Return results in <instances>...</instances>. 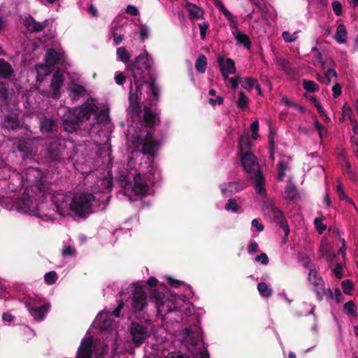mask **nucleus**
I'll return each instance as SVG.
<instances>
[{"label": "nucleus", "mask_w": 358, "mask_h": 358, "mask_svg": "<svg viewBox=\"0 0 358 358\" xmlns=\"http://www.w3.org/2000/svg\"><path fill=\"white\" fill-rule=\"evenodd\" d=\"M1 124L7 130L23 134L21 138H16L14 145L20 152L31 154L35 151L33 141L29 138L30 130L20 126L19 121L18 101L14 92L8 89L6 83H0Z\"/></svg>", "instance_id": "1"}, {"label": "nucleus", "mask_w": 358, "mask_h": 358, "mask_svg": "<svg viewBox=\"0 0 358 358\" xmlns=\"http://www.w3.org/2000/svg\"><path fill=\"white\" fill-rule=\"evenodd\" d=\"M153 64L152 59L148 52L138 55L135 62L127 66V69L130 81L129 101L130 108L134 114L140 116L141 98L143 85L148 84V88L155 97L159 94V90L155 85L150 73L148 72Z\"/></svg>", "instance_id": "2"}, {"label": "nucleus", "mask_w": 358, "mask_h": 358, "mask_svg": "<svg viewBox=\"0 0 358 358\" xmlns=\"http://www.w3.org/2000/svg\"><path fill=\"white\" fill-rule=\"evenodd\" d=\"M108 196L106 194L101 198L88 193L77 194L71 199L70 212L83 218L91 213L104 210L107 206Z\"/></svg>", "instance_id": "3"}, {"label": "nucleus", "mask_w": 358, "mask_h": 358, "mask_svg": "<svg viewBox=\"0 0 358 358\" xmlns=\"http://www.w3.org/2000/svg\"><path fill=\"white\" fill-rule=\"evenodd\" d=\"M45 204L38 203L36 199H31L28 193L24 192L16 201L15 209L21 213L40 217L44 220L53 218L52 213H45Z\"/></svg>", "instance_id": "4"}, {"label": "nucleus", "mask_w": 358, "mask_h": 358, "mask_svg": "<svg viewBox=\"0 0 358 358\" xmlns=\"http://www.w3.org/2000/svg\"><path fill=\"white\" fill-rule=\"evenodd\" d=\"M241 163L245 172L254 180V186L258 194L263 195L265 192L264 178L259 171V163L257 158L250 151H245L241 155Z\"/></svg>", "instance_id": "5"}, {"label": "nucleus", "mask_w": 358, "mask_h": 358, "mask_svg": "<svg viewBox=\"0 0 358 358\" xmlns=\"http://www.w3.org/2000/svg\"><path fill=\"white\" fill-rule=\"evenodd\" d=\"M124 303L120 301L117 307L113 310V313H110L105 310H102L96 317L94 323L97 324L102 331L108 332L110 340L111 341L112 351L116 353L117 350V338L118 335L116 331H113V320L112 315L117 317L120 316V311L123 308Z\"/></svg>", "instance_id": "6"}, {"label": "nucleus", "mask_w": 358, "mask_h": 358, "mask_svg": "<svg viewBox=\"0 0 358 358\" xmlns=\"http://www.w3.org/2000/svg\"><path fill=\"white\" fill-rule=\"evenodd\" d=\"M118 183L124 189L125 193L131 192L136 196H143L149 189L148 185L140 173L122 174L118 178Z\"/></svg>", "instance_id": "7"}, {"label": "nucleus", "mask_w": 358, "mask_h": 358, "mask_svg": "<svg viewBox=\"0 0 358 358\" xmlns=\"http://www.w3.org/2000/svg\"><path fill=\"white\" fill-rule=\"evenodd\" d=\"M127 141L134 145V149L131 152L137 150L141 147V152L143 154L154 156L155 152L158 150L160 143L155 140L150 133H147L145 136L143 135H128Z\"/></svg>", "instance_id": "8"}, {"label": "nucleus", "mask_w": 358, "mask_h": 358, "mask_svg": "<svg viewBox=\"0 0 358 358\" xmlns=\"http://www.w3.org/2000/svg\"><path fill=\"white\" fill-rule=\"evenodd\" d=\"M70 198L62 192H57L52 196L53 208L45 207V213H52L53 215L57 213L60 215H67L70 213L71 203Z\"/></svg>", "instance_id": "9"}, {"label": "nucleus", "mask_w": 358, "mask_h": 358, "mask_svg": "<svg viewBox=\"0 0 358 358\" xmlns=\"http://www.w3.org/2000/svg\"><path fill=\"white\" fill-rule=\"evenodd\" d=\"M152 296L155 301V306L157 308L158 313L160 315H165L178 308L176 296H165L164 294L157 292L155 290L153 291Z\"/></svg>", "instance_id": "10"}, {"label": "nucleus", "mask_w": 358, "mask_h": 358, "mask_svg": "<svg viewBox=\"0 0 358 358\" xmlns=\"http://www.w3.org/2000/svg\"><path fill=\"white\" fill-rule=\"evenodd\" d=\"M308 280L314 287V291L317 294V299L321 301L324 297L329 299L333 298V293L330 289L324 287V282L321 277L317 275V272L312 269L308 274Z\"/></svg>", "instance_id": "11"}, {"label": "nucleus", "mask_w": 358, "mask_h": 358, "mask_svg": "<svg viewBox=\"0 0 358 358\" xmlns=\"http://www.w3.org/2000/svg\"><path fill=\"white\" fill-rule=\"evenodd\" d=\"M97 110V106L95 100L93 99H88L80 107L73 109L72 113L76 119L79 121L87 120L90 116L94 113ZM71 113V111L69 110Z\"/></svg>", "instance_id": "12"}, {"label": "nucleus", "mask_w": 358, "mask_h": 358, "mask_svg": "<svg viewBox=\"0 0 358 358\" xmlns=\"http://www.w3.org/2000/svg\"><path fill=\"white\" fill-rule=\"evenodd\" d=\"M29 313L35 320H42L50 308V305L45 303L41 305V300L36 298H31L26 302Z\"/></svg>", "instance_id": "13"}, {"label": "nucleus", "mask_w": 358, "mask_h": 358, "mask_svg": "<svg viewBox=\"0 0 358 358\" xmlns=\"http://www.w3.org/2000/svg\"><path fill=\"white\" fill-rule=\"evenodd\" d=\"M131 292V305L135 312L143 310L147 306L146 294L142 287L131 285L129 288Z\"/></svg>", "instance_id": "14"}, {"label": "nucleus", "mask_w": 358, "mask_h": 358, "mask_svg": "<svg viewBox=\"0 0 358 358\" xmlns=\"http://www.w3.org/2000/svg\"><path fill=\"white\" fill-rule=\"evenodd\" d=\"M201 338V329L199 324L185 328L182 334L183 342L185 344H190L192 348L199 345Z\"/></svg>", "instance_id": "15"}, {"label": "nucleus", "mask_w": 358, "mask_h": 358, "mask_svg": "<svg viewBox=\"0 0 358 358\" xmlns=\"http://www.w3.org/2000/svg\"><path fill=\"white\" fill-rule=\"evenodd\" d=\"M113 187V180L111 174L108 171L107 174L103 178H100L96 182V187L94 189V195H96L98 198H101L106 194L109 197L108 193L111 190Z\"/></svg>", "instance_id": "16"}, {"label": "nucleus", "mask_w": 358, "mask_h": 358, "mask_svg": "<svg viewBox=\"0 0 358 358\" xmlns=\"http://www.w3.org/2000/svg\"><path fill=\"white\" fill-rule=\"evenodd\" d=\"M98 350L92 338L88 337L81 341L77 352V358H92V352Z\"/></svg>", "instance_id": "17"}, {"label": "nucleus", "mask_w": 358, "mask_h": 358, "mask_svg": "<svg viewBox=\"0 0 358 358\" xmlns=\"http://www.w3.org/2000/svg\"><path fill=\"white\" fill-rule=\"evenodd\" d=\"M130 334L132 341L136 345H141L148 336V331L146 327L136 322H133L130 327Z\"/></svg>", "instance_id": "18"}, {"label": "nucleus", "mask_w": 358, "mask_h": 358, "mask_svg": "<svg viewBox=\"0 0 358 358\" xmlns=\"http://www.w3.org/2000/svg\"><path fill=\"white\" fill-rule=\"evenodd\" d=\"M217 59L222 76L224 80H227L230 74H234L236 73L235 63L231 59L225 58L220 55L217 56Z\"/></svg>", "instance_id": "19"}, {"label": "nucleus", "mask_w": 358, "mask_h": 358, "mask_svg": "<svg viewBox=\"0 0 358 358\" xmlns=\"http://www.w3.org/2000/svg\"><path fill=\"white\" fill-rule=\"evenodd\" d=\"M63 149V141L59 138L51 140L47 145V151L51 160H56Z\"/></svg>", "instance_id": "20"}, {"label": "nucleus", "mask_w": 358, "mask_h": 358, "mask_svg": "<svg viewBox=\"0 0 358 358\" xmlns=\"http://www.w3.org/2000/svg\"><path fill=\"white\" fill-rule=\"evenodd\" d=\"M245 187V184L244 182H233L224 184L220 188L223 195L229 196L244 189Z\"/></svg>", "instance_id": "21"}, {"label": "nucleus", "mask_w": 358, "mask_h": 358, "mask_svg": "<svg viewBox=\"0 0 358 358\" xmlns=\"http://www.w3.org/2000/svg\"><path fill=\"white\" fill-rule=\"evenodd\" d=\"M64 77L62 73L57 71L53 76L51 83L52 96L57 98L59 96V90L63 84Z\"/></svg>", "instance_id": "22"}, {"label": "nucleus", "mask_w": 358, "mask_h": 358, "mask_svg": "<svg viewBox=\"0 0 358 358\" xmlns=\"http://www.w3.org/2000/svg\"><path fill=\"white\" fill-rule=\"evenodd\" d=\"M185 9L187 12L189 17L192 20H197L203 17V10L194 4L187 3Z\"/></svg>", "instance_id": "23"}, {"label": "nucleus", "mask_w": 358, "mask_h": 358, "mask_svg": "<svg viewBox=\"0 0 358 358\" xmlns=\"http://www.w3.org/2000/svg\"><path fill=\"white\" fill-rule=\"evenodd\" d=\"M24 24L29 31L31 32H37L43 29L47 26V22H38L32 17H29L25 18Z\"/></svg>", "instance_id": "24"}, {"label": "nucleus", "mask_w": 358, "mask_h": 358, "mask_svg": "<svg viewBox=\"0 0 358 358\" xmlns=\"http://www.w3.org/2000/svg\"><path fill=\"white\" fill-rule=\"evenodd\" d=\"M271 214L273 217L274 220L278 223H279L284 231L287 234L289 232V227L285 222V217L282 211H281L278 208L272 207L271 208Z\"/></svg>", "instance_id": "25"}, {"label": "nucleus", "mask_w": 358, "mask_h": 358, "mask_svg": "<svg viewBox=\"0 0 358 358\" xmlns=\"http://www.w3.org/2000/svg\"><path fill=\"white\" fill-rule=\"evenodd\" d=\"M240 84L246 90L251 91L252 89L256 88L259 93H261L260 86L255 78L250 77L241 78Z\"/></svg>", "instance_id": "26"}, {"label": "nucleus", "mask_w": 358, "mask_h": 358, "mask_svg": "<svg viewBox=\"0 0 358 358\" xmlns=\"http://www.w3.org/2000/svg\"><path fill=\"white\" fill-rule=\"evenodd\" d=\"M60 60V55L54 49H48L45 57V64L51 67L56 65Z\"/></svg>", "instance_id": "27"}, {"label": "nucleus", "mask_w": 358, "mask_h": 358, "mask_svg": "<svg viewBox=\"0 0 358 358\" xmlns=\"http://www.w3.org/2000/svg\"><path fill=\"white\" fill-rule=\"evenodd\" d=\"M14 69L11 64L6 60L0 59V77L3 78H8L12 76Z\"/></svg>", "instance_id": "28"}, {"label": "nucleus", "mask_w": 358, "mask_h": 358, "mask_svg": "<svg viewBox=\"0 0 358 358\" xmlns=\"http://www.w3.org/2000/svg\"><path fill=\"white\" fill-rule=\"evenodd\" d=\"M215 6L218 8V10L223 13L226 19L229 21L231 27H234L236 25V22L234 20V17L233 15L229 11L224 4L219 0H213Z\"/></svg>", "instance_id": "29"}, {"label": "nucleus", "mask_w": 358, "mask_h": 358, "mask_svg": "<svg viewBox=\"0 0 358 358\" xmlns=\"http://www.w3.org/2000/svg\"><path fill=\"white\" fill-rule=\"evenodd\" d=\"M215 6L218 8V10L223 13L226 19L229 21L231 27H234L236 25V22L234 20V17L233 15L229 11L224 4L219 0H213Z\"/></svg>", "instance_id": "30"}, {"label": "nucleus", "mask_w": 358, "mask_h": 358, "mask_svg": "<svg viewBox=\"0 0 358 358\" xmlns=\"http://www.w3.org/2000/svg\"><path fill=\"white\" fill-rule=\"evenodd\" d=\"M232 33L238 44L243 45L245 48H250L251 43L246 34L242 33L236 27Z\"/></svg>", "instance_id": "31"}, {"label": "nucleus", "mask_w": 358, "mask_h": 358, "mask_svg": "<svg viewBox=\"0 0 358 358\" xmlns=\"http://www.w3.org/2000/svg\"><path fill=\"white\" fill-rule=\"evenodd\" d=\"M36 71L37 73L36 79L39 82L44 80L45 78L50 74L51 70L45 64H38L36 66Z\"/></svg>", "instance_id": "32"}, {"label": "nucleus", "mask_w": 358, "mask_h": 358, "mask_svg": "<svg viewBox=\"0 0 358 358\" xmlns=\"http://www.w3.org/2000/svg\"><path fill=\"white\" fill-rule=\"evenodd\" d=\"M239 152L241 155L244 154L245 151H250V148L252 146V142L248 135H243L239 138Z\"/></svg>", "instance_id": "33"}, {"label": "nucleus", "mask_w": 358, "mask_h": 358, "mask_svg": "<svg viewBox=\"0 0 358 358\" xmlns=\"http://www.w3.org/2000/svg\"><path fill=\"white\" fill-rule=\"evenodd\" d=\"M143 120L148 127H151L153 126L157 120L156 114L153 113L152 111L148 107H144Z\"/></svg>", "instance_id": "34"}, {"label": "nucleus", "mask_w": 358, "mask_h": 358, "mask_svg": "<svg viewBox=\"0 0 358 358\" xmlns=\"http://www.w3.org/2000/svg\"><path fill=\"white\" fill-rule=\"evenodd\" d=\"M320 251L322 257H324L328 262H331L334 259L335 254L332 250H331L330 246L328 243H322Z\"/></svg>", "instance_id": "35"}, {"label": "nucleus", "mask_w": 358, "mask_h": 358, "mask_svg": "<svg viewBox=\"0 0 358 358\" xmlns=\"http://www.w3.org/2000/svg\"><path fill=\"white\" fill-rule=\"evenodd\" d=\"M278 179L279 180H282L285 176L286 171L289 169V166L288 164V159H286L285 157L281 159L278 162Z\"/></svg>", "instance_id": "36"}, {"label": "nucleus", "mask_w": 358, "mask_h": 358, "mask_svg": "<svg viewBox=\"0 0 358 358\" xmlns=\"http://www.w3.org/2000/svg\"><path fill=\"white\" fill-rule=\"evenodd\" d=\"M335 38L339 43H345L346 42L347 31L343 24H340L337 27Z\"/></svg>", "instance_id": "37"}, {"label": "nucleus", "mask_w": 358, "mask_h": 358, "mask_svg": "<svg viewBox=\"0 0 358 358\" xmlns=\"http://www.w3.org/2000/svg\"><path fill=\"white\" fill-rule=\"evenodd\" d=\"M78 120L75 119H69L68 117H64L63 120V126L64 129L68 132H73L76 131V129L78 127Z\"/></svg>", "instance_id": "38"}, {"label": "nucleus", "mask_w": 358, "mask_h": 358, "mask_svg": "<svg viewBox=\"0 0 358 358\" xmlns=\"http://www.w3.org/2000/svg\"><path fill=\"white\" fill-rule=\"evenodd\" d=\"M55 127V122L52 120L46 117L41 120V130L43 132L52 131L54 130Z\"/></svg>", "instance_id": "39"}, {"label": "nucleus", "mask_w": 358, "mask_h": 358, "mask_svg": "<svg viewBox=\"0 0 358 358\" xmlns=\"http://www.w3.org/2000/svg\"><path fill=\"white\" fill-rule=\"evenodd\" d=\"M206 66H207L206 57L203 55H199L195 62L196 69L199 73H203L206 71Z\"/></svg>", "instance_id": "40"}, {"label": "nucleus", "mask_w": 358, "mask_h": 358, "mask_svg": "<svg viewBox=\"0 0 358 358\" xmlns=\"http://www.w3.org/2000/svg\"><path fill=\"white\" fill-rule=\"evenodd\" d=\"M257 289L259 294L264 297H269L273 294V289L268 287L265 282H259L257 285Z\"/></svg>", "instance_id": "41"}, {"label": "nucleus", "mask_w": 358, "mask_h": 358, "mask_svg": "<svg viewBox=\"0 0 358 358\" xmlns=\"http://www.w3.org/2000/svg\"><path fill=\"white\" fill-rule=\"evenodd\" d=\"M297 196V190L296 187L291 183H289L285 191V197L286 199L293 200Z\"/></svg>", "instance_id": "42"}, {"label": "nucleus", "mask_w": 358, "mask_h": 358, "mask_svg": "<svg viewBox=\"0 0 358 358\" xmlns=\"http://www.w3.org/2000/svg\"><path fill=\"white\" fill-rule=\"evenodd\" d=\"M249 99L243 92L238 93V99L236 101L237 106L244 110L248 108Z\"/></svg>", "instance_id": "43"}, {"label": "nucleus", "mask_w": 358, "mask_h": 358, "mask_svg": "<svg viewBox=\"0 0 358 358\" xmlns=\"http://www.w3.org/2000/svg\"><path fill=\"white\" fill-rule=\"evenodd\" d=\"M277 65L288 74H292L294 71L291 63L285 59H278L277 61Z\"/></svg>", "instance_id": "44"}, {"label": "nucleus", "mask_w": 358, "mask_h": 358, "mask_svg": "<svg viewBox=\"0 0 358 358\" xmlns=\"http://www.w3.org/2000/svg\"><path fill=\"white\" fill-rule=\"evenodd\" d=\"M116 53L119 59L124 63L127 62L131 57L129 52L124 47L118 48Z\"/></svg>", "instance_id": "45"}, {"label": "nucleus", "mask_w": 358, "mask_h": 358, "mask_svg": "<svg viewBox=\"0 0 358 358\" xmlns=\"http://www.w3.org/2000/svg\"><path fill=\"white\" fill-rule=\"evenodd\" d=\"M71 95L73 99H76L77 96H83L85 92V88L81 85H74L70 87Z\"/></svg>", "instance_id": "46"}, {"label": "nucleus", "mask_w": 358, "mask_h": 358, "mask_svg": "<svg viewBox=\"0 0 358 358\" xmlns=\"http://www.w3.org/2000/svg\"><path fill=\"white\" fill-rule=\"evenodd\" d=\"M343 310L348 315H352L354 316L357 315V308L355 303L352 301H350L344 304Z\"/></svg>", "instance_id": "47"}, {"label": "nucleus", "mask_w": 358, "mask_h": 358, "mask_svg": "<svg viewBox=\"0 0 358 358\" xmlns=\"http://www.w3.org/2000/svg\"><path fill=\"white\" fill-rule=\"evenodd\" d=\"M303 88L310 92H314L319 90V86L312 80H304L303 81Z\"/></svg>", "instance_id": "48"}, {"label": "nucleus", "mask_w": 358, "mask_h": 358, "mask_svg": "<svg viewBox=\"0 0 358 358\" xmlns=\"http://www.w3.org/2000/svg\"><path fill=\"white\" fill-rule=\"evenodd\" d=\"M299 32V31L291 34L289 31H283L282 34V37L285 41L287 43H292L297 40Z\"/></svg>", "instance_id": "49"}, {"label": "nucleus", "mask_w": 358, "mask_h": 358, "mask_svg": "<svg viewBox=\"0 0 358 358\" xmlns=\"http://www.w3.org/2000/svg\"><path fill=\"white\" fill-rule=\"evenodd\" d=\"M57 274L55 271L46 273L44 275V280L48 285H53L57 280Z\"/></svg>", "instance_id": "50"}, {"label": "nucleus", "mask_w": 358, "mask_h": 358, "mask_svg": "<svg viewBox=\"0 0 358 358\" xmlns=\"http://www.w3.org/2000/svg\"><path fill=\"white\" fill-rule=\"evenodd\" d=\"M341 287L346 294H350L354 288L353 283L350 280H344L341 283Z\"/></svg>", "instance_id": "51"}, {"label": "nucleus", "mask_w": 358, "mask_h": 358, "mask_svg": "<svg viewBox=\"0 0 358 358\" xmlns=\"http://www.w3.org/2000/svg\"><path fill=\"white\" fill-rule=\"evenodd\" d=\"M238 208V205L234 199H229L225 205V209L227 210H231L232 212H236Z\"/></svg>", "instance_id": "52"}, {"label": "nucleus", "mask_w": 358, "mask_h": 358, "mask_svg": "<svg viewBox=\"0 0 358 358\" xmlns=\"http://www.w3.org/2000/svg\"><path fill=\"white\" fill-rule=\"evenodd\" d=\"M324 76L325 80H327L328 83H330L336 78L337 73L334 69H329L325 71Z\"/></svg>", "instance_id": "53"}, {"label": "nucleus", "mask_w": 358, "mask_h": 358, "mask_svg": "<svg viewBox=\"0 0 358 358\" xmlns=\"http://www.w3.org/2000/svg\"><path fill=\"white\" fill-rule=\"evenodd\" d=\"M194 353V358H209V355L207 352L206 348L199 347V351H196Z\"/></svg>", "instance_id": "54"}, {"label": "nucleus", "mask_w": 358, "mask_h": 358, "mask_svg": "<svg viewBox=\"0 0 358 358\" xmlns=\"http://www.w3.org/2000/svg\"><path fill=\"white\" fill-rule=\"evenodd\" d=\"M314 224L320 234H322L326 229V225L323 224L322 219L320 217H316L314 220Z\"/></svg>", "instance_id": "55"}, {"label": "nucleus", "mask_w": 358, "mask_h": 358, "mask_svg": "<svg viewBox=\"0 0 358 358\" xmlns=\"http://www.w3.org/2000/svg\"><path fill=\"white\" fill-rule=\"evenodd\" d=\"M76 254V250L73 246L67 245L65 246L62 250V255L64 257L73 256Z\"/></svg>", "instance_id": "56"}, {"label": "nucleus", "mask_w": 358, "mask_h": 358, "mask_svg": "<svg viewBox=\"0 0 358 358\" xmlns=\"http://www.w3.org/2000/svg\"><path fill=\"white\" fill-rule=\"evenodd\" d=\"M332 8H333V10L334 12V13L339 16L342 14V5L341 3L338 1H335L332 3Z\"/></svg>", "instance_id": "57"}, {"label": "nucleus", "mask_w": 358, "mask_h": 358, "mask_svg": "<svg viewBox=\"0 0 358 358\" xmlns=\"http://www.w3.org/2000/svg\"><path fill=\"white\" fill-rule=\"evenodd\" d=\"M200 30V36L202 39H204L206 36V31L208 29V24L206 22H202L199 24Z\"/></svg>", "instance_id": "58"}, {"label": "nucleus", "mask_w": 358, "mask_h": 358, "mask_svg": "<svg viewBox=\"0 0 358 358\" xmlns=\"http://www.w3.org/2000/svg\"><path fill=\"white\" fill-rule=\"evenodd\" d=\"M27 177L26 178V180L27 181H29L31 182H34V180L31 179V176H36V174H38L39 172L38 171V169H34V168H29L27 170Z\"/></svg>", "instance_id": "59"}, {"label": "nucleus", "mask_w": 358, "mask_h": 358, "mask_svg": "<svg viewBox=\"0 0 358 358\" xmlns=\"http://www.w3.org/2000/svg\"><path fill=\"white\" fill-rule=\"evenodd\" d=\"M255 260L256 262H260L262 264L266 265L268 263V257L266 253H261L259 255H257Z\"/></svg>", "instance_id": "60"}, {"label": "nucleus", "mask_w": 358, "mask_h": 358, "mask_svg": "<svg viewBox=\"0 0 358 358\" xmlns=\"http://www.w3.org/2000/svg\"><path fill=\"white\" fill-rule=\"evenodd\" d=\"M126 80V76L122 73H116L115 76V83L119 85H122L124 83Z\"/></svg>", "instance_id": "61"}, {"label": "nucleus", "mask_w": 358, "mask_h": 358, "mask_svg": "<svg viewBox=\"0 0 358 358\" xmlns=\"http://www.w3.org/2000/svg\"><path fill=\"white\" fill-rule=\"evenodd\" d=\"M341 86L338 83H336L332 87L333 96L334 98L338 97L341 94Z\"/></svg>", "instance_id": "62"}, {"label": "nucleus", "mask_w": 358, "mask_h": 358, "mask_svg": "<svg viewBox=\"0 0 358 358\" xmlns=\"http://www.w3.org/2000/svg\"><path fill=\"white\" fill-rule=\"evenodd\" d=\"M336 192L338 196V198L341 200H344L345 198H347V195L345 194L344 189L341 184L336 186Z\"/></svg>", "instance_id": "63"}, {"label": "nucleus", "mask_w": 358, "mask_h": 358, "mask_svg": "<svg viewBox=\"0 0 358 358\" xmlns=\"http://www.w3.org/2000/svg\"><path fill=\"white\" fill-rule=\"evenodd\" d=\"M126 12L131 16H136L138 14L137 8L132 5L127 6Z\"/></svg>", "instance_id": "64"}]
</instances>
